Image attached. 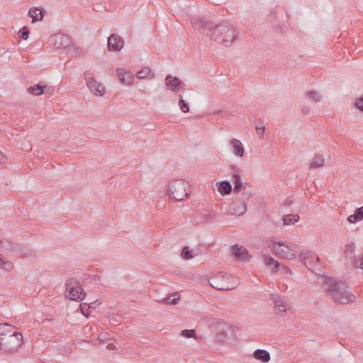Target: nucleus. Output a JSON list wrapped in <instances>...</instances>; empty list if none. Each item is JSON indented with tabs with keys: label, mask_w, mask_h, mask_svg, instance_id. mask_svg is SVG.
<instances>
[{
	"label": "nucleus",
	"mask_w": 363,
	"mask_h": 363,
	"mask_svg": "<svg viewBox=\"0 0 363 363\" xmlns=\"http://www.w3.org/2000/svg\"><path fill=\"white\" fill-rule=\"evenodd\" d=\"M322 287L330 292L334 301L341 304L355 302L356 296L348 291V286L345 281H335L330 277H323Z\"/></svg>",
	"instance_id": "obj_1"
},
{
	"label": "nucleus",
	"mask_w": 363,
	"mask_h": 363,
	"mask_svg": "<svg viewBox=\"0 0 363 363\" xmlns=\"http://www.w3.org/2000/svg\"><path fill=\"white\" fill-rule=\"evenodd\" d=\"M209 35L215 42L228 47L235 40L237 33L233 26L224 22L213 25Z\"/></svg>",
	"instance_id": "obj_2"
},
{
	"label": "nucleus",
	"mask_w": 363,
	"mask_h": 363,
	"mask_svg": "<svg viewBox=\"0 0 363 363\" xmlns=\"http://www.w3.org/2000/svg\"><path fill=\"white\" fill-rule=\"evenodd\" d=\"M23 344V335L15 332L6 337L0 338V350L5 353H13L18 351Z\"/></svg>",
	"instance_id": "obj_3"
},
{
	"label": "nucleus",
	"mask_w": 363,
	"mask_h": 363,
	"mask_svg": "<svg viewBox=\"0 0 363 363\" xmlns=\"http://www.w3.org/2000/svg\"><path fill=\"white\" fill-rule=\"evenodd\" d=\"M233 277L230 274L218 272L208 279L209 284L214 289L220 291H228L234 289L235 285L230 283Z\"/></svg>",
	"instance_id": "obj_4"
},
{
	"label": "nucleus",
	"mask_w": 363,
	"mask_h": 363,
	"mask_svg": "<svg viewBox=\"0 0 363 363\" xmlns=\"http://www.w3.org/2000/svg\"><path fill=\"white\" fill-rule=\"evenodd\" d=\"M189 183L184 179H177L171 182L169 184V196L175 201H183L189 196L186 189Z\"/></svg>",
	"instance_id": "obj_5"
},
{
	"label": "nucleus",
	"mask_w": 363,
	"mask_h": 363,
	"mask_svg": "<svg viewBox=\"0 0 363 363\" xmlns=\"http://www.w3.org/2000/svg\"><path fill=\"white\" fill-rule=\"evenodd\" d=\"M65 297L72 301H82L86 296V294L75 278H69L65 282Z\"/></svg>",
	"instance_id": "obj_6"
},
{
	"label": "nucleus",
	"mask_w": 363,
	"mask_h": 363,
	"mask_svg": "<svg viewBox=\"0 0 363 363\" xmlns=\"http://www.w3.org/2000/svg\"><path fill=\"white\" fill-rule=\"evenodd\" d=\"M273 252L276 256L281 259H293L297 252V247L294 244H285L277 242L273 244Z\"/></svg>",
	"instance_id": "obj_7"
},
{
	"label": "nucleus",
	"mask_w": 363,
	"mask_h": 363,
	"mask_svg": "<svg viewBox=\"0 0 363 363\" xmlns=\"http://www.w3.org/2000/svg\"><path fill=\"white\" fill-rule=\"evenodd\" d=\"M304 265L311 271L318 274L320 272L319 257L313 252H302L300 255Z\"/></svg>",
	"instance_id": "obj_8"
},
{
	"label": "nucleus",
	"mask_w": 363,
	"mask_h": 363,
	"mask_svg": "<svg viewBox=\"0 0 363 363\" xmlns=\"http://www.w3.org/2000/svg\"><path fill=\"white\" fill-rule=\"evenodd\" d=\"M189 21L194 30L199 31L201 29H208L211 32L213 27V23L204 16H191L189 17Z\"/></svg>",
	"instance_id": "obj_9"
},
{
	"label": "nucleus",
	"mask_w": 363,
	"mask_h": 363,
	"mask_svg": "<svg viewBox=\"0 0 363 363\" xmlns=\"http://www.w3.org/2000/svg\"><path fill=\"white\" fill-rule=\"evenodd\" d=\"M50 41L57 49L69 48L71 44V38L66 34L56 33L50 37Z\"/></svg>",
	"instance_id": "obj_10"
},
{
	"label": "nucleus",
	"mask_w": 363,
	"mask_h": 363,
	"mask_svg": "<svg viewBox=\"0 0 363 363\" xmlns=\"http://www.w3.org/2000/svg\"><path fill=\"white\" fill-rule=\"evenodd\" d=\"M247 211L246 202L242 200H235L233 201L227 209V213L231 216H240Z\"/></svg>",
	"instance_id": "obj_11"
},
{
	"label": "nucleus",
	"mask_w": 363,
	"mask_h": 363,
	"mask_svg": "<svg viewBox=\"0 0 363 363\" xmlns=\"http://www.w3.org/2000/svg\"><path fill=\"white\" fill-rule=\"evenodd\" d=\"M85 79L86 81V85L89 90L97 96H103L104 94V86L98 82L95 79L89 74H85Z\"/></svg>",
	"instance_id": "obj_12"
},
{
	"label": "nucleus",
	"mask_w": 363,
	"mask_h": 363,
	"mask_svg": "<svg viewBox=\"0 0 363 363\" xmlns=\"http://www.w3.org/2000/svg\"><path fill=\"white\" fill-rule=\"evenodd\" d=\"M231 255L237 259L243 262H249L251 256L248 250L238 244H235L230 247Z\"/></svg>",
	"instance_id": "obj_13"
},
{
	"label": "nucleus",
	"mask_w": 363,
	"mask_h": 363,
	"mask_svg": "<svg viewBox=\"0 0 363 363\" xmlns=\"http://www.w3.org/2000/svg\"><path fill=\"white\" fill-rule=\"evenodd\" d=\"M124 45V40L117 34H111L108 38V48L110 51H119Z\"/></svg>",
	"instance_id": "obj_14"
},
{
	"label": "nucleus",
	"mask_w": 363,
	"mask_h": 363,
	"mask_svg": "<svg viewBox=\"0 0 363 363\" xmlns=\"http://www.w3.org/2000/svg\"><path fill=\"white\" fill-rule=\"evenodd\" d=\"M53 90V86L47 84H43L42 82L34 84L27 89L28 93L35 96H40L44 94L52 93Z\"/></svg>",
	"instance_id": "obj_15"
},
{
	"label": "nucleus",
	"mask_w": 363,
	"mask_h": 363,
	"mask_svg": "<svg viewBox=\"0 0 363 363\" xmlns=\"http://www.w3.org/2000/svg\"><path fill=\"white\" fill-rule=\"evenodd\" d=\"M165 82L168 89L174 92L177 91L182 87V85L184 84L182 81L178 77H173L170 74H168L165 77Z\"/></svg>",
	"instance_id": "obj_16"
},
{
	"label": "nucleus",
	"mask_w": 363,
	"mask_h": 363,
	"mask_svg": "<svg viewBox=\"0 0 363 363\" xmlns=\"http://www.w3.org/2000/svg\"><path fill=\"white\" fill-rule=\"evenodd\" d=\"M272 299L277 313L285 312L290 308V306L279 295H273Z\"/></svg>",
	"instance_id": "obj_17"
},
{
	"label": "nucleus",
	"mask_w": 363,
	"mask_h": 363,
	"mask_svg": "<svg viewBox=\"0 0 363 363\" xmlns=\"http://www.w3.org/2000/svg\"><path fill=\"white\" fill-rule=\"evenodd\" d=\"M117 74L119 80L126 84H131L133 81V77L130 72H126L123 68H118Z\"/></svg>",
	"instance_id": "obj_18"
},
{
	"label": "nucleus",
	"mask_w": 363,
	"mask_h": 363,
	"mask_svg": "<svg viewBox=\"0 0 363 363\" xmlns=\"http://www.w3.org/2000/svg\"><path fill=\"white\" fill-rule=\"evenodd\" d=\"M45 11L38 7H32L28 11V15L33 19V22L40 21L43 19Z\"/></svg>",
	"instance_id": "obj_19"
},
{
	"label": "nucleus",
	"mask_w": 363,
	"mask_h": 363,
	"mask_svg": "<svg viewBox=\"0 0 363 363\" xmlns=\"http://www.w3.org/2000/svg\"><path fill=\"white\" fill-rule=\"evenodd\" d=\"M216 186L219 193L224 196L228 195L232 191V185L228 181H222L216 183Z\"/></svg>",
	"instance_id": "obj_20"
},
{
	"label": "nucleus",
	"mask_w": 363,
	"mask_h": 363,
	"mask_svg": "<svg viewBox=\"0 0 363 363\" xmlns=\"http://www.w3.org/2000/svg\"><path fill=\"white\" fill-rule=\"evenodd\" d=\"M230 145L232 147V150L234 154L238 157H242L244 155V147L241 143V142L238 139H233L230 141Z\"/></svg>",
	"instance_id": "obj_21"
},
{
	"label": "nucleus",
	"mask_w": 363,
	"mask_h": 363,
	"mask_svg": "<svg viewBox=\"0 0 363 363\" xmlns=\"http://www.w3.org/2000/svg\"><path fill=\"white\" fill-rule=\"evenodd\" d=\"M253 357L262 362H268L270 360V354L265 350L257 349L253 352Z\"/></svg>",
	"instance_id": "obj_22"
},
{
	"label": "nucleus",
	"mask_w": 363,
	"mask_h": 363,
	"mask_svg": "<svg viewBox=\"0 0 363 363\" xmlns=\"http://www.w3.org/2000/svg\"><path fill=\"white\" fill-rule=\"evenodd\" d=\"M14 332L16 333L18 331L16 328L11 325L6 323L0 324V338H1V337H6L7 335L12 334Z\"/></svg>",
	"instance_id": "obj_23"
},
{
	"label": "nucleus",
	"mask_w": 363,
	"mask_h": 363,
	"mask_svg": "<svg viewBox=\"0 0 363 363\" xmlns=\"http://www.w3.org/2000/svg\"><path fill=\"white\" fill-rule=\"evenodd\" d=\"M363 219V206L357 208L354 213L347 218V220L350 223H356Z\"/></svg>",
	"instance_id": "obj_24"
},
{
	"label": "nucleus",
	"mask_w": 363,
	"mask_h": 363,
	"mask_svg": "<svg viewBox=\"0 0 363 363\" xmlns=\"http://www.w3.org/2000/svg\"><path fill=\"white\" fill-rule=\"evenodd\" d=\"M135 76L138 79H152L155 77V74L150 67H147L137 72Z\"/></svg>",
	"instance_id": "obj_25"
},
{
	"label": "nucleus",
	"mask_w": 363,
	"mask_h": 363,
	"mask_svg": "<svg viewBox=\"0 0 363 363\" xmlns=\"http://www.w3.org/2000/svg\"><path fill=\"white\" fill-rule=\"evenodd\" d=\"M299 220L298 214H288L282 217L283 223L285 225H293Z\"/></svg>",
	"instance_id": "obj_26"
},
{
	"label": "nucleus",
	"mask_w": 363,
	"mask_h": 363,
	"mask_svg": "<svg viewBox=\"0 0 363 363\" xmlns=\"http://www.w3.org/2000/svg\"><path fill=\"white\" fill-rule=\"evenodd\" d=\"M325 160L322 155H315L310 164V168L315 169L323 167L324 165Z\"/></svg>",
	"instance_id": "obj_27"
},
{
	"label": "nucleus",
	"mask_w": 363,
	"mask_h": 363,
	"mask_svg": "<svg viewBox=\"0 0 363 363\" xmlns=\"http://www.w3.org/2000/svg\"><path fill=\"white\" fill-rule=\"evenodd\" d=\"M264 264L268 267H272V269L276 272L279 270V262L276 261L271 256H266L264 257Z\"/></svg>",
	"instance_id": "obj_28"
},
{
	"label": "nucleus",
	"mask_w": 363,
	"mask_h": 363,
	"mask_svg": "<svg viewBox=\"0 0 363 363\" xmlns=\"http://www.w3.org/2000/svg\"><path fill=\"white\" fill-rule=\"evenodd\" d=\"M180 298V295L178 292H175L172 294V295L164 298L162 301V303L164 304H170V305H175L177 303L178 300Z\"/></svg>",
	"instance_id": "obj_29"
},
{
	"label": "nucleus",
	"mask_w": 363,
	"mask_h": 363,
	"mask_svg": "<svg viewBox=\"0 0 363 363\" xmlns=\"http://www.w3.org/2000/svg\"><path fill=\"white\" fill-rule=\"evenodd\" d=\"M233 184H234V192L238 193L241 191L242 187V183L241 177L238 173L233 174Z\"/></svg>",
	"instance_id": "obj_30"
},
{
	"label": "nucleus",
	"mask_w": 363,
	"mask_h": 363,
	"mask_svg": "<svg viewBox=\"0 0 363 363\" xmlns=\"http://www.w3.org/2000/svg\"><path fill=\"white\" fill-rule=\"evenodd\" d=\"M306 96L310 99H312L315 102H319L321 100V95L320 93L315 91H308L306 93Z\"/></svg>",
	"instance_id": "obj_31"
},
{
	"label": "nucleus",
	"mask_w": 363,
	"mask_h": 363,
	"mask_svg": "<svg viewBox=\"0 0 363 363\" xmlns=\"http://www.w3.org/2000/svg\"><path fill=\"white\" fill-rule=\"evenodd\" d=\"M181 256L184 259L188 260L194 257L192 251L189 250V247H184L181 252Z\"/></svg>",
	"instance_id": "obj_32"
},
{
	"label": "nucleus",
	"mask_w": 363,
	"mask_h": 363,
	"mask_svg": "<svg viewBox=\"0 0 363 363\" xmlns=\"http://www.w3.org/2000/svg\"><path fill=\"white\" fill-rule=\"evenodd\" d=\"M179 105L181 111L184 113H187L189 111V107L188 104L183 99V96L179 95Z\"/></svg>",
	"instance_id": "obj_33"
},
{
	"label": "nucleus",
	"mask_w": 363,
	"mask_h": 363,
	"mask_svg": "<svg viewBox=\"0 0 363 363\" xmlns=\"http://www.w3.org/2000/svg\"><path fill=\"white\" fill-rule=\"evenodd\" d=\"M29 30L27 27L24 26L22 28L20 29L19 32H18V35L19 36L23 39V40H27L28 38V36H29Z\"/></svg>",
	"instance_id": "obj_34"
},
{
	"label": "nucleus",
	"mask_w": 363,
	"mask_h": 363,
	"mask_svg": "<svg viewBox=\"0 0 363 363\" xmlns=\"http://www.w3.org/2000/svg\"><path fill=\"white\" fill-rule=\"evenodd\" d=\"M181 335L186 338H190V337H193L196 335V331H195V330H193V329H191V330L185 329V330H182Z\"/></svg>",
	"instance_id": "obj_35"
},
{
	"label": "nucleus",
	"mask_w": 363,
	"mask_h": 363,
	"mask_svg": "<svg viewBox=\"0 0 363 363\" xmlns=\"http://www.w3.org/2000/svg\"><path fill=\"white\" fill-rule=\"evenodd\" d=\"M80 307V311L82 312V313L85 316V317H89V315H90V311L89 309L87 308V303H82L79 306Z\"/></svg>",
	"instance_id": "obj_36"
},
{
	"label": "nucleus",
	"mask_w": 363,
	"mask_h": 363,
	"mask_svg": "<svg viewBox=\"0 0 363 363\" xmlns=\"http://www.w3.org/2000/svg\"><path fill=\"white\" fill-rule=\"evenodd\" d=\"M354 265L356 268H359L363 270V254L360 257L354 259Z\"/></svg>",
	"instance_id": "obj_37"
},
{
	"label": "nucleus",
	"mask_w": 363,
	"mask_h": 363,
	"mask_svg": "<svg viewBox=\"0 0 363 363\" xmlns=\"http://www.w3.org/2000/svg\"><path fill=\"white\" fill-rule=\"evenodd\" d=\"M10 247V243L0 240V251L9 250Z\"/></svg>",
	"instance_id": "obj_38"
},
{
	"label": "nucleus",
	"mask_w": 363,
	"mask_h": 363,
	"mask_svg": "<svg viewBox=\"0 0 363 363\" xmlns=\"http://www.w3.org/2000/svg\"><path fill=\"white\" fill-rule=\"evenodd\" d=\"M69 52L73 57H78L81 55V50L78 48H69Z\"/></svg>",
	"instance_id": "obj_39"
},
{
	"label": "nucleus",
	"mask_w": 363,
	"mask_h": 363,
	"mask_svg": "<svg viewBox=\"0 0 363 363\" xmlns=\"http://www.w3.org/2000/svg\"><path fill=\"white\" fill-rule=\"evenodd\" d=\"M355 249V245H354V242H350V243H347L346 245H345V252H353L354 250Z\"/></svg>",
	"instance_id": "obj_40"
},
{
	"label": "nucleus",
	"mask_w": 363,
	"mask_h": 363,
	"mask_svg": "<svg viewBox=\"0 0 363 363\" xmlns=\"http://www.w3.org/2000/svg\"><path fill=\"white\" fill-rule=\"evenodd\" d=\"M355 106L358 109L363 111V96L357 99Z\"/></svg>",
	"instance_id": "obj_41"
},
{
	"label": "nucleus",
	"mask_w": 363,
	"mask_h": 363,
	"mask_svg": "<svg viewBox=\"0 0 363 363\" xmlns=\"http://www.w3.org/2000/svg\"><path fill=\"white\" fill-rule=\"evenodd\" d=\"M265 127L264 126H256V132L260 138H263L264 135Z\"/></svg>",
	"instance_id": "obj_42"
},
{
	"label": "nucleus",
	"mask_w": 363,
	"mask_h": 363,
	"mask_svg": "<svg viewBox=\"0 0 363 363\" xmlns=\"http://www.w3.org/2000/svg\"><path fill=\"white\" fill-rule=\"evenodd\" d=\"M302 112L305 114H308L310 112V108L308 106H303L302 108Z\"/></svg>",
	"instance_id": "obj_43"
},
{
	"label": "nucleus",
	"mask_w": 363,
	"mask_h": 363,
	"mask_svg": "<svg viewBox=\"0 0 363 363\" xmlns=\"http://www.w3.org/2000/svg\"><path fill=\"white\" fill-rule=\"evenodd\" d=\"M96 301H94V302H91V303H89L87 304V308L89 309L90 308H96Z\"/></svg>",
	"instance_id": "obj_44"
},
{
	"label": "nucleus",
	"mask_w": 363,
	"mask_h": 363,
	"mask_svg": "<svg viewBox=\"0 0 363 363\" xmlns=\"http://www.w3.org/2000/svg\"><path fill=\"white\" fill-rule=\"evenodd\" d=\"M5 158V155L0 151V163L4 162Z\"/></svg>",
	"instance_id": "obj_45"
},
{
	"label": "nucleus",
	"mask_w": 363,
	"mask_h": 363,
	"mask_svg": "<svg viewBox=\"0 0 363 363\" xmlns=\"http://www.w3.org/2000/svg\"><path fill=\"white\" fill-rule=\"evenodd\" d=\"M107 348H108V350H113V349H115L116 347H115V345H114L113 343H110V344H108V345H107Z\"/></svg>",
	"instance_id": "obj_46"
},
{
	"label": "nucleus",
	"mask_w": 363,
	"mask_h": 363,
	"mask_svg": "<svg viewBox=\"0 0 363 363\" xmlns=\"http://www.w3.org/2000/svg\"><path fill=\"white\" fill-rule=\"evenodd\" d=\"M243 194L245 196L247 199H249L251 196V194L249 192H244Z\"/></svg>",
	"instance_id": "obj_47"
},
{
	"label": "nucleus",
	"mask_w": 363,
	"mask_h": 363,
	"mask_svg": "<svg viewBox=\"0 0 363 363\" xmlns=\"http://www.w3.org/2000/svg\"><path fill=\"white\" fill-rule=\"evenodd\" d=\"M6 262L3 260V259L0 257V265L5 264Z\"/></svg>",
	"instance_id": "obj_48"
}]
</instances>
